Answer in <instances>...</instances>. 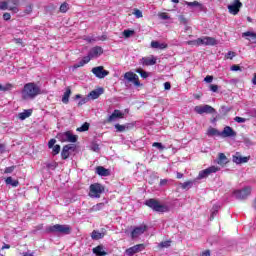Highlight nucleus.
Wrapping results in <instances>:
<instances>
[{"label": "nucleus", "instance_id": "1", "mask_svg": "<svg viewBox=\"0 0 256 256\" xmlns=\"http://www.w3.org/2000/svg\"><path fill=\"white\" fill-rule=\"evenodd\" d=\"M37 95H41V87L34 82L25 84L21 91V97L24 101H32Z\"/></svg>", "mask_w": 256, "mask_h": 256}, {"label": "nucleus", "instance_id": "2", "mask_svg": "<svg viewBox=\"0 0 256 256\" xmlns=\"http://www.w3.org/2000/svg\"><path fill=\"white\" fill-rule=\"evenodd\" d=\"M187 45H191L194 47H200V45L213 46L217 45V40L213 37L203 36L196 40L188 41Z\"/></svg>", "mask_w": 256, "mask_h": 256}, {"label": "nucleus", "instance_id": "3", "mask_svg": "<svg viewBox=\"0 0 256 256\" xmlns=\"http://www.w3.org/2000/svg\"><path fill=\"white\" fill-rule=\"evenodd\" d=\"M145 205L158 213H167V211H169V208L166 205L160 204L159 201L155 199L146 200Z\"/></svg>", "mask_w": 256, "mask_h": 256}, {"label": "nucleus", "instance_id": "4", "mask_svg": "<svg viewBox=\"0 0 256 256\" xmlns=\"http://www.w3.org/2000/svg\"><path fill=\"white\" fill-rule=\"evenodd\" d=\"M105 192V187L99 183L90 185L89 197L92 199H99L101 194Z\"/></svg>", "mask_w": 256, "mask_h": 256}, {"label": "nucleus", "instance_id": "5", "mask_svg": "<svg viewBox=\"0 0 256 256\" xmlns=\"http://www.w3.org/2000/svg\"><path fill=\"white\" fill-rule=\"evenodd\" d=\"M47 231H49L50 233H60L62 235H69V233H71V226L55 224L53 226L48 227Z\"/></svg>", "mask_w": 256, "mask_h": 256}, {"label": "nucleus", "instance_id": "6", "mask_svg": "<svg viewBox=\"0 0 256 256\" xmlns=\"http://www.w3.org/2000/svg\"><path fill=\"white\" fill-rule=\"evenodd\" d=\"M57 139L61 141V143H77V135H74L73 132L67 131L64 133H59L57 135Z\"/></svg>", "mask_w": 256, "mask_h": 256}, {"label": "nucleus", "instance_id": "7", "mask_svg": "<svg viewBox=\"0 0 256 256\" xmlns=\"http://www.w3.org/2000/svg\"><path fill=\"white\" fill-rule=\"evenodd\" d=\"M232 195L233 197H235V199H239L240 201H243L247 199L249 195H251V186H246L240 190H234Z\"/></svg>", "mask_w": 256, "mask_h": 256}, {"label": "nucleus", "instance_id": "8", "mask_svg": "<svg viewBox=\"0 0 256 256\" xmlns=\"http://www.w3.org/2000/svg\"><path fill=\"white\" fill-rule=\"evenodd\" d=\"M124 79H126V81H129L130 83H133L135 87H141V82H139V76L133 72H126L124 74Z\"/></svg>", "mask_w": 256, "mask_h": 256}, {"label": "nucleus", "instance_id": "9", "mask_svg": "<svg viewBox=\"0 0 256 256\" xmlns=\"http://www.w3.org/2000/svg\"><path fill=\"white\" fill-rule=\"evenodd\" d=\"M144 249H145V244H137L126 249L125 255L133 256V255H136V253H141V251H144Z\"/></svg>", "mask_w": 256, "mask_h": 256}, {"label": "nucleus", "instance_id": "10", "mask_svg": "<svg viewBox=\"0 0 256 256\" xmlns=\"http://www.w3.org/2000/svg\"><path fill=\"white\" fill-rule=\"evenodd\" d=\"M92 73L97 77L98 79H105L107 75H109V71L105 70L103 66H97L92 68Z\"/></svg>", "mask_w": 256, "mask_h": 256}, {"label": "nucleus", "instance_id": "11", "mask_svg": "<svg viewBox=\"0 0 256 256\" xmlns=\"http://www.w3.org/2000/svg\"><path fill=\"white\" fill-rule=\"evenodd\" d=\"M241 7H243V3L239 0H234L232 4L228 5V11L231 15H237Z\"/></svg>", "mask_w": 256, "mask_h": 256}, {"label": "nucleus", "instance_id": "12", "mask_svg": "<svg viewBox=\"0 0 256 256\" xmlns=\"http://www.w3.org/2000/svg\"><path fill=\"white\" fill-rule=\"evenodd\" d=\"M250 156H241V153L236 152L235 155L232 156V161L236 165H242V163H249Z\"/></svg>", "mask_w": 256, "mask_h": 256}, {"label": "nucleus", "instance_id": "13", "mask_svg": "<svg viewBox=\"0 0 256 256\" xmlns=\"http://www.w3.org/2000/svg\"><path fill=\"white\" fill-rule=\"evenodd\" d=\"M194 111L198 113V115H203V113H215V108L210 105H200L196 106Z\"/></svg>", "mask_w": 256, "mask_h": 256}, {"label": "nucleus", "instance_id": "14", "mask_svg": "<svg viewBox=\"0 0 256 256\" xmlns=\"http://www.w3.org/2000/svg\"><path fill=\"white\" fill-rule=\"evenodd\" d=\"M145 231H147V226H145V225L137 226L132 230L131 238L137 239V237H141V235H143V233H145Z\"/></svg>", "mask_w": 256, "mask_h": 256}, {"label": "nucleus", "instance_id": "15", "mask_svg": "<svg viewBox=\"0 0 256 256\" xmlns=\"http://www.w3.org/2000/svg\"><path fill=\"white\" fill-rule=\"evenodd\" d=\"M219 137H237V132L231 126H225L223 131L219 133Z\"/></svg>", "mask_w": 256, "mask_h": 256}, {"label": "nucleus", "instance_id": "16", "mask_svg": "<svg viewBox=\"0 0 256 256\" xmlns=\"http://www.w3.org/2000/svg\"><path fill=\"white\" fill-rule=\"evenodd\" d=\"M7 9L8 11H12L13 13H19L18 7L9 5V2L7 1L0 2V10L7 11Z\"/></svg>", "mask_w": 256, "mask_h": 256}, {"label": "nucleus", "instance_id": "17", "mask_svg": "<svg viewBox=\"0 0 256 256\" xmlns=\"http://www.w3.org/2000/svg\"><path fill=\"white\" fill-rule=\"evenodd\" d=\"M88 55L92 58V59H97V57H100V55H103V48H101L100 46H96L93 47Z\"/></svg>", "mask_w": 256, "mask_h": 256}, {"label": "nucleus", "instance_id": "18", "mask_svg": "<svg viewBox=\"0 0 256 256\" xmlns=\"http://www.w3.org/2000/svg\"><path fill=\"white\" fill-rule=\"evenodd\" d=\"M69 151H75V146H73L72 144L65 145L61 152L62 159H69Z\"/></svg>", "mask_w": 256, "mask_h": 256}, {"label": "nucleus", "instance_id": "19", "mask_svg": "<svg viewBox=\"0 0 256 256\" xmlns=\"http://www.w3.org/2000/svg\"><path fill=\"white\" fill-rule=\"evenodd\" d=\"M124 114L120 110H114V112L108 117V123H113V121H117V119H123Z\"/></svg>", "mask_w": 256, "mask_h": 256}, {"label": "nucleus", "instance_id": "20", "mask_svg": "<svg viewBox=\"0 0 256 256\" xmlns=\"http://www.w3.org/2000/svg\"><path fill=\"white\" fill-rule=\"evenodd\" d=\"M104 93V89L103 88H97L95 90H92L89 94H88V99H99V97H101V95H103Z\"/></svg>", "mask_w": 256, "mask_h": 256}, {"label": "nucleus", "instance_id": "21", "mask_svg": "<svg viewBox=\"0 0 256 256\" xmlns=\"http://www.w3.org/2000/svg\"><path fill=\"white\" fill-rule=\"evenodd\" d=\"M142 65H145L146 67L155 65L157 63V57L155 56H149L142 58Z\"/></svg>", "mask_w": 256, "mask_h": 256}, {"label": "nucleus", "instance_id": "22", "mask_svg": "<svg viewBox=\"0 0 256 256\" xmlns=\"http://www.w3.org/2000/svg\"><path fill=\"white\" fill-rule=\"evenodd\" d=\"M214 163H217V165H220V167H225V165L229 163V160L227 159V156L224 153H219L218 159L215 160Z\"/></svg>", "mask_w": 256, "mask_h": 256}, {"label": "nucleus", "instance_id": "23", "mask_svg": "<svg viewBox=\"0 0 256 256\" xmlns=\"http://www.w3.org/2000/svg\"><path fill=\"white\" fill-rule=\"evenodd\" d=\"M31 115H33V110L27 109L18 114V119H20V121H25V119H28Z\"/></svg>", "mask_w": 256, "mask_h": 256}, {"label": "nucleus", "instance_id": "24", "mask_svg": "<svg viewBox=\"0 0 256 256\" xmlns=\"http://www.w3.org/2000/svg\"><path fill=\"white\" fill-rule=\"evenodd\" d=\"M92 251H93L94 255H96V256H105V255H107V252L105 251V249L103 248L102 245H99V246L93 248Z\"/></svg>", "mask_w": 256, "mask_h": 256}, {"label": "nucleus", "instance_id": "25", "mask_svg": "<svg viewBox=\"0 0 256 256\" xmlns=\"http://www.w3.org/2000/svg\"><path fill=\"white\" fill-rule=\"evenodd\" d=\"M151 47L152 49H167V44L166 43H160L159 41H152L151 42Z\"/></svg>", "mask_w": 256, "mask_h": 256}, {"label": "nucleus", "instance_id": "26", "mask_svg": "<svg viewBox=\"0 0 256 256\" xmlns=\"http://www.w3.org/2000/svg\"><path fill=\"white\" fill-rule=\"evenodd\" d=\"M242 37H247L248 41H250V43H256V34L253 32H244L242 34Z\"/></svg>", "mask_w": 256, "mask_h": 256}, {"label": "nucleus", "instance_id": "27", "mask_svg": "<svg viewBox=\"0 0 256 256\" xmlns=\"http://www.w3.org/2000/svg\"><path fill=\"white\" fill-rule=\"evenodd\" d=\"M96 173L98 175H100L101 177H108V175H109V171L107 169H105V167H103V166H98L96 168Z\"/></svg>", "mask_w": 256, "mask_h": 256}, {"label": "nucleus", "instance_id": "28", "mask_svg": "<svg viewBox=\"0 0 256 256\" xmlns=\"http://www.w3.org/2000/svg\"><path fill=\"white\" fill-rule=\"evenodd\" d=\"M206 171H208V175L210 176L215 173H219V171H221V167L212 165V166L206 168Z\"/></svg>", "mask_w": 256, "mask_h": 256}, {"label": "nucleus", "instance_id": "29", "mask_svg": "<svg viewBox=\"0 0 256 256\" xmlns=\"http://www.w3.org/2000/svg\"><path fill=\"white\" fill-rule=\"evenodd\" d=\"M5 183H6V185H11V187H18L19 186V181L14 180L11 176L7 177L5 179Z\"/></svg>", "mask_w": 256, "mask_h": 256}, {"label": "nucleus", "instance_id": "30", "mask_svg": "<svg viewBox=\"0 0 256 256\" xmlns=\"http://www.w3.org/2000/svg\"><path fill=\"white\" fill-rule=\"evenodd\" d=\"M69 97H71V89L67 88L62 97V103H69Z\"/></svg>", "mask_w": 256, "mask_h": 256}, {"label": "nucleus", "instance_id": "31", "mask_svg": "<svg viewBox=\"0 0 256 256\" xmlns=\"http://www.w3.org/2000/svg\"><path fill=\"white\" fill-rule=\"evenodd\" d=\"M209 177V172L207 169L201 170L197 176L198 181H201V179H207Z\"/></svg>", "mask_w": 256, "mask_h": 256}, {"label": "nucleus", "instance_id": "32", "mask_svg": "<svg viewBox=\"0 0 256 256\" xmlns=\"http://www.w3.org/2000/svg\"><path fill=\"white\" fill-rule=\"evenodd\" d=\"M122 35L125 39H129V37H133V35H135V30L126 29L122 32Z\"/></svg>", "mask_w": 256, "mask_h": 256}, {"label": "nucleus", "instance_id": "33", "mask_svg": "<svg viewBox=\"0 0 256 256\" xmlns=\"http://www.w3.org/2000/svg\"><path fill=\"white\" fill-rule=\"evenodd\" d=\"M185 5H187V7H198L199 9H203V4L194 1V2H185Z\"/></svg>", "mask_w": 256, "mask_h": 256}, {"label": "nucleus", "instance_id": "34", "mask_svg": "<svg viewBox=\"0 0 256 256\" xmlns=\"http://www.w3.org/2000/svg\"><path fill=\"white\" fill-rule=\"evenodd\" d=\"M104 207H105V203H98V204L92 206L90 211H92V212L101 211Z\"/></svg>", "mask_w": 256, "mask_h": 256}, {"label": "nucleus", "instance_id": "35", "mask_svg": "<svg viewBox=\"0 0 256 256\" xmlns=\"http://www.w3.org/2000/svg\"><path fill=\"white\" fill-rule=\"evenodd\" d=\"M76 131H78L79 133L89 131V123L85 122L81 127H78Z\"/></svg>", "mask_w": 256, "mask_h": 256}, {"label": "nucleus", "instance_id": "36", "mask_svg": "<svg viewBox=\"0 0 256 256\" xmlns=\"http://www.w3.org/2000/svg\"><path fill=\"white\" fill-rule=\"evenodd\" d=\"M136 73H139V75L142 77V79H147V77H149V73L145 72L141 68L136 69Z\"/></svg>", "mask_w": 256, "mask_h": 256}, {"label": "nucleus", "instance_id": "37", "mask_svg": "<svg viewBox=\"0 0 256 256\" xmlns=\"http://www.w3.org/2000/svg\"><path fill=\"white\" fill-rule=\"evenodd\" d=\"M114 127L118 133H123L124 131H127V126H125V125L115 124Z\"/></svg>", "mask_w": 256, "mask_h": 256}, {"label": "nucleus", "instance_id": "38", "mask_svg": "<svg viewBox=\"0 0 256 256\" xmlns=\"http://www.w3.org/2000/svg\"><path fill=\"white\" fill-rule=\"evenodd\" d=\"M183 189H191L193 187V181H186L184 183H180Z\"/></svg>", "mask_w": 256, "mask_h": 256}, {"label": "nucleus", "instance_id": "39", "mask_svg": "<svg viewBox=\"0 0 256 256\" xmlns=\"http://www.w3.org/2000/svg\"><path fill=\"white\" fill-rule=\"evenodd\" d=\"M132 14L136 17V19H141L143 17V12L137 8L133 10Z\"/></svg>", "mask_w": 256, "mask_h": 256}, {"label": "nucleus", "instance_id": "40", "mask_svg": "<svg viewBox=\"0 0 256 256\" xmlns=\"http://www.w3.org/2000/svg\"><path fill=\"white\" fill-rule=\"evenodd\" d=\"M221 132L217 131L215 128H209L207 131V135L213 137L214 135H219Z\"/></svg>", "mask_w": 256, "mask_h": 256}, {"label": "nucleus", "instance_id": "41", "mask_svg": "<svg viewBox=\"0 0 256 256\" xmlns=\"http://www.w3.org/2000/svg\"><path fill=\"white\" fill-rule=\"evenodd\" d=\"M67 11H69V4H67V2H64L60 6V12L61 13H67Z\"/></svg>", "mask_w": 256, "mask_h": 256}, {"label": "nucleus", "instance_id": "42", "mask_svg": "<svg viewBox=\"0 0 256 256\" xmlns=\"http://www.w3.org/2000/svg\"><path fill=\"white\" fill-rule=\"evenodd\" d=\"M92 239H103V234H101V232L98 231H93L92 232Z\"/></svg>", "mask_w": 256, "mask_h": 256}, {"label": "nucleus", "instance_id": "43", "mask_svg": "<svg viewBox=\"0 0 256 256\" xmlns=\"http://www.w3.org/2000/svg\"><path fill=\"white\" fill-rule=\"evenodd\" d=\"M52 155H59L61 152V146L59 144H56L54 147H52Z\"/></svg>", "mask_w": 256, "mask_h": 256}, {"label": "nucleus", "instance_id": "44", "mask_svg": "<svg viewBox=\"0 0 256 256\" xmlns=\"http://www.w3.org/2000/svg\"><path fill=\"white\" fill-rule=\"evenodd\" d=\"M158 17L162 21H167V19H170L169 15L167 13H165V12L158 13Z\"/></svg>", "mask_w": 256, "mask_h": 256}, {"label": "nucleus", "instance_id": "45", "mask_svg": "<svg viewBox=\"0 0 256 256\" xmlns=\"http://www.w3.org/2000/svg\"><path fill=\"white\" fill-rule=\"evenodd\" d=\"M217 211H219V206H213L210 219H215V215H217Z\"/></svg>", "mask_w": 256, "mask_h": 256}, {"label": "nucleus", "instance_id": "46", "mask_svg": "<svg viewBox=\"0 0 256 256\" xmlns=\"http://www.w3.org/2000/svg\"><path fill=\"white\" fill-rule=\"evenodd\" d=\"M152 147H156L157 149H159L160 151H163V149H165V146H163V144L159 143V142H154L152 144Z\"/></svg>", "mask_w": 256, "mask_h": 256}, {"label": "nucleus", "instance_id": "47", "mask_svg": "<svg viewBox=\"0 0 256 256\" xmlns=\"http://www.w3.org/2000/svg\"><path fill=\"white\" fill-rule=\"evenodd\" d=\"M79 67H85V64L83 63L82 60H80L78 63L74 64L72 69L75 70V69H79Z\"/></svg>", "mask_w": 256, "mask_h": 256}, {"label": "nucleus", "instance_id": "48", "mask_svg": "<svg viewBox=\"0 0 256 256\" xmlns=\"http://www.w3.org/2000/svg\"><path fill=\"white\" fill-rule=\"evenodd\" d=\"M234 121H235L236 123H245V122L247 121V119H246V118H243V117L236 116V117L234 118Z\"/></svg>", "mask_w": 256, "mask_h": 256}, {"label": "nucleus", "instance_id": "49", "mask_svg": "<svg viewBox=\"0 0 256 256\" xmlns=\"http://www.w3.org/2000/svg\"><path fill=\"white\" fill-rule=\"evenodd\" d=\"M159 247H162V248L171 247V241H164V242H161V243L159 244Z\"/></svg>", "mask_w": 256, "mask_h": 256}, {"label": "nucleus", "instance_id": "50", "mask_svg": "<svg viewBox=\"0 0 256 256\" xmlns=\"http://www.w3.org/2000/svg\"><path fill=\"white\" fill-rule=\"evenodd\" d=\"M91 59H92L91 56L88 54L87 56L82 58V63L84 65H87V63H89V61H91Z\"/></svg>", "mask_w": 256, "mask_h": 256}, {"label": "nucleus", "instance_id": "51", "mask_svg": "<svg viewBox=\"0 0 256 256\" xmlns=\"http://www.w3.org/2000/svg\"><path fill=\"white\" fill-rule=\"evenodd\" d=\"M13 87V85L11 84H7L5 87H3V85L0 84V91H9V89H11Z\"/></svg>", "mask_w": 256, "mask_h": 256}, {"label": "nucleus", "instance_id": "52", "mask_svg": "<svg viewBox=\"0 0 256 256\" xmlns=\"http://www.w3.org/2000/svg\"><path fill=\"white\" fill-rule=\"evenodd\" d=\"M13 171H15V166H10L5 168L4 173L9 174L12 173Z\"/></svg>", "mask_w": 256, "mask_h": 256}, {"label": "nucleus", "instance_id": "53", "mask_svg": "<svg viewBox=\"0 0 256 256\" xmlns=\"http://www.w3.org/2000/svg\"><path fill=\"white\" fill-rule=\"evenodd\" d=\"M55 143H57V140H55V139L49 140V142H48L49 149H53V147L55 146Z\"/></svg>", "mask_w": 256, "mask_h": 256}, {"label": "nucleus", "instance_id": "54", "mask_svg": "<svg viewBox=\"0 0 256 256\" xmlns=\"http://www.w3.org/2000/svg\"><path fill=\"white\" fill-rule=\"evenodd\" d=\"M225 57L226 59H233V57H235V52L229 51Z\"/></svg>", "mask_w": 256, "mask_h": 256}, {"label": "nucleus", "instance_id": "55", "mask_svg": "<svg viewBox=\"0 0 256 256\" xmlns=\"http://www.w3.org/2000/svg\"><path fill=\"white\" fill-rule=\"evenodd\" d=\"M219 90V86L217 85H210V91H212L213 93H217V91Z\"/></svg>", "mask_w": 256, "mask_h": 256}, {"label": "nucleus", "instance_id": "56", "mask_svg": "<svg viewBox=\"0 0 256 256\" xmlns=\"http://www.w3.org/2000/svg\"><path fill=\"white\" fill-rule=\"evenodd\" d=\"M4 21H9L11 19V14L6 12L3 14Z\"/></svg>", "mask_w": 256, "mask_h": 256}, {"label": "nucleus", "instance_id": "57", "mask_svg": "<svg viewBox=\"0 0 256 256\" xmlns=\"http://www.w3.org/2000/svg\"><path fill=\"white\" fill-rule=\"evenodd\" d=\"M204 81L206 82V83H213V76H206L205 78H204Z\"/></svg>", "mask_w": 256, "mask_h": 256}, {"label": "nucleus", "instance_id": "58", "mask_svg": "<svg viewBox=\"0 0 256 256\" xmlns=\"http://www.w3.org/2000/svg\"><path fill=\"white\" fill-rule=\"evenodd\" d=\"M231 71H241V67L239 65H233L231 66Z\"/></svg>", "mask_w": 256, "mask_h": 256}, {"label": "nucleus", "instance_id": "59", "mask_svg": "<svg viewBox=\"0 0 256 256\" xmlns=\"http://www.w3.org/2000/svg\"><path fill=\"white\" fill-rule=\"evenodd\" d=\"M164 89H165L166 91H169V89H171V83L165 82V83H164Z\"/></svg>", "mask_w": 256, "mask_h": 256}, {"label": "nucleus", "instance_id": "60", "mask_svg": "<svg viewBox=\"0 0 256 256\" xmlns=\"http://www.w3.org/2000/svg\"><path fill=\"white\" fill-rule=\"evenodd\" d=\"M87 101H89V96L87 98H83L82 100H80L78 105H85V103H87Z\"/></svg>", "mask_w": 256, "mask_h": 256}, {"label": "nucleus", "instance_id": "61", "mask_svg": "<svg viewBox=\"0 0 256 256\" xmlns=\"http://www.w3.org/2000/svg\"><path fill=\"white\" fill-rule=\"evenodd\" d=\"M92 151H95L97 153L99 151V145L98 144H93L92 145Z\"/></svg>", "mask_w": 256, "mask_h": 256}, {"label": "nucleus", "instance_id": "62", "mask_svg": "<svg viewBox=\"0 0 256 256\" xmlns=\"http://www.w3.org/2000/svg\"><path fill=\"white\" fill-rule=\"evenodd\" d=\"M8 3H12V5H14V7H17V5H19V0H11Z\"/></svg>", "mask_w": 256, "mask_h": 256}, {"label": "nucleus", "instance_id": "63", "mask_svg": "<svg viewBox=\"0 0 256 256\" xmlns=\"http://www.w3.org/2000/svg\"><path fill=\"white\" fill-rule=\"evenodd\" d=\"M201 256H211V252L209 250H206L202 252Z\"/></svg>", "mask_w": 256, "mask_h": 256}, {"label": "nucleus", "instance_id": "64", "mask_svg": "<svg viewBox=\"0 0 256 256\" xmlns=\"http://www.w3.org/2000/svg\"><path fill=\"white\" fill-rule=\"evenodd\" d=\"M252 208L256 211V196H255V199L252 202Z\"/></svg>", "mask_w": 256, "mask_h": 256}]
</instances>
